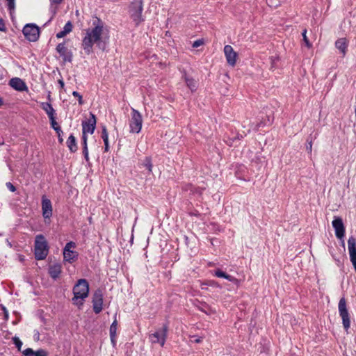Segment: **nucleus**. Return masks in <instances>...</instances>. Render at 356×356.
I'll return each mask as SVG.
<instances>
[{
    "instance_id": "obj_42",
    "label": "nucleus",
    "mask_w": 356,
    "mask_h": 356,
    "mask_svg": "<svg viewBox=\"0 0 356 356\" xmlns=\"http://www.w3.org/2000/svg\"><path fill=\"white\" fill-rule=\"evenodd\" d=\"M307 151L311 153L312 152V140L308 142V144L307 145V147H306Z\"/></svg>"
},
{
    "instance_id": "obj_28",
    "label": "nucleus",
    "mask_w": 356,
    "mask_h": 356,
    "mask_svg": "<svg viewBox=\"0 0 356 356\" xmlns=\"http://www.w3.org/2000/svg\"><path fill=\"white\" fill-rule=\"evenodd\" d=\"M143 165L145 167L149 172L152 171V160L149 157H145L143 162Z\"/></svg>"
},
{
    "instance_id": "obj_43",
    "label": "nucleus",
    "mask_w": 356,
    "mask_h": 356,
    "mask_svg": "<svg viewBox=\"0 0 356 356\" xmlns=\"http://www.w3.org/2000/svg\"><path fill=\"white\" fill-rule=\"evenodd\" d=\"M51 4L59 5L60 4L63 0H49Z\"/></svg>"
},
{
    "instance_id": "obj_12",
    "label": "nucleus",
    "mask_w": 356,
    "mask_h": 356,
    "mask_svg": "<svg viewBox=\"0 0 356 356\" xmlns=\"http://www.w3.org/2000/svg\"><path fill=\"white\" fill-rule=\"evenodd\" d=\"M332 224L334 229L336 237L342 240L345 235V227L342 218L339 216H334Z\"/></svg>"
},
{
    "instance_id": "obj_36",
    "label": "nucleus",
    "mask_w": 356,
    "mask_h": 356,
    "mask_svg": "<svg viewBox=\"0 0 356 356\" xmlns=\"http://www.w3.org/2000/svg\"><path fill=\"white\" fill-rule=\"evenodd\" d=\"M102 138L103 140L107 139L108 138V132H107V129H106V127L105 126H104L102 127Z\"/></svg>"
},
{
    "instance_id": "obj_48",
    "label": "nucleus",
    "mask_w": 356,
    "mask_h": 356,
    "mask_svg": "<svg viewBox=\"0 0 356 356\" xmlns=\"http://www.w3.org/2000/svg\"><path fill=\"white\" fill-rule=\"evenodd\" d=\"M109 150L108 143L104 144V151L108 152Z\"/></svg>"
},
{
    "instance_id": "obj_5",
    "label": "nucleus",
    "mask_w": 356,
    "mask_h": 356,
    "mask_svg": "<svg viewBox=\"0 0 356 356\" xmlns=\"http://www.w3.org/2000/svg\"><path fill=\"white\" fill-rule=\"evenodd\" d=\"M143 124V118L141 114L135 108H131V117L129 120L130 132L138 134Z\"/></svg>"
},
{
    "instance_id": "obj_45",
    "label": "nucleus",
    "mask_w": 356,
    "mask_h": 356,
    "mask_svg": "<svg viewBox=\"0 0 356 356\" xmlns=\"http://www.w3.org/2000/svg\"><path fill=\"white\" fill-rule=\"evenodd\" d=\"M110 338H111V341L113 346H115V343H116V336H113V337H110Z\"/></svg>"
},
{
    "instance_id": "obj_24",
    "label": "nucleus",
    "mask_w": 356,
    "mask_h": 356,
    "mask_svg": "<svg viewBox=\"0 0 356 356\" xmlns=\"http://www.w3.org/2000/svg\"><path fill=\"white\" fill-rule=\"evenodd\" d=\"M336 47L345 55L347 50V42L345 38H339L335 42Z\"/></svg>"
},
{
    "instance_id": "obj_11",
    "label": "nucleus",
    "mask_w": 356,
    "mask_h": 356,
    "mask_svg": "<svg viewBox=\"0 0 356 356\" xmlns=\"http://www.w3.org/2000/svg\"><path fill=\"white\" fill-rule=\"evenodd\" d=\"M96 127V117L90 113V118L85 121L82 122V134H87L88 133L92 134Z\"/></svg>"
},
{
    "instance_id": "obj_41",
    "label": "nucleus",
    "mask_w": 356,
    "mask_h": 356,
    "mask_svg": "<svg viewBox=\"0 0 356 356\" xmlns=\"http://www.w3.org/2000/svg\"><path fill=\"white\" fill-rule=\"evenodd\" d=\"M210 285L212 287H216V288H220V284L216 282V281H213V280H211V282H210Z\"/></svg>"
},
{
    "instance_id": "obj_33",
    "label": "nucleus",
    "mask_w": 356,
    "mask_h": 356,
    "mask_svg": "<svg viewBox=\"0 0 356 356\" xmlns=\"http://www.w3.org/2000/svg\"><path fill=\"white\" fill-rule=\"evenodd\" d=\"M22 353L24 356H34V350L31 348L25 349Z\"/></svg>"
},
{
    "instance_id": "obj_35",
    "label": "nucleus",
    "mask_w": 356,
    "mask_h": 356,
    "mask_svg": "<svg viewBox=\"0 0 356 356\" xmlns=\"http://www.w3.org/2000/svg\"><path fill=\"white\" fill-rule=\"evenodd\" d=\"M6 1L8 2V8L10 10V11L11 12L12 10H13L15 9V0H6Z\"/></svg>"
},
{
    "instance_id": "obj_4",
    "label": "nucleus",
    "mask_w": 356,
    "mask_h": 356,
    "mask_svg": "<svg viewBox=\"0 0 356 356\" xmlns=\"http://www.w3.org/2000/svg\"><path fill=\"white\" fill-rule=\"evenodd\" d=\"M143 10V6L142 0H134L131 3L129 13L131 18L135 22L136 26L144 20L142 16Z\"/></svg>"
},
{
    "instance_id": "obj_3",
    "label": "nucleus",
    "mask_w": 356,
    "mask_h": 356,
    "mask_svg": "<svg viewBox=\"0 0 356 356\" xmlns=\"http://www.w3.org/2000/svg\"><path fill=\"white\" fill-rule=\"evenodd\" d=\"M49 252V247L45 237L42 234L35 236L34 244V254L36 260L44 259Z\"/></svg>"
},
{
    "instance_id": "obj_46",
    "label": "nucleus",
    "mask_w": 356,
    "mask_h": 356,
    "mask_svg": "<svg viewBox=\"0 0 356 356\" xmlns=\"http://www.w3.org/2000/svg\"><path fill=\"white\" fill-rule=\"evenodd\" d=\"M202 337H197V338H195V339H194V341H194L195 343H198L202 342Z\"/></svg>"
},
{
    "instance_id": "obj_10",
    "label": "nucleus",
    "mask_w": 356,
    "mask_h": 356,
    "mask_svg": "<svg viewBox=\"0 0 356 356\" xmlns=\"http://www.w3.org/2000/svg\"><path fill=\"white\" fill-rule=\"evenodd\" d=\"M76 247V243L73 241H70L66 243L63 248V260L70 264L73 263L78 258V253L72 250V248Z\"/></svg>"
},
{
    "instance_id": "obj_23",
    "label": "nucleus",
    "mask_w": 356,
    "mask_h": 356,
    "mask_svg": "<svg viewBox=\"0 0 356 356\" xmlns=\"http://www.w3.org/2000/svg\"><path fill=\"white\" fill-rule=\"evenodd\" d=\"M72 30V24L68 21L64 26L63 30L56 33L57 38H61L65 36L67 34L70 33Z\"/></svg>"
},
{
    "instance_id": "obj_31",
    "label": "nucleus",
    "mask_w": 356,
    "mask_h": 356,
    "mask_svg": "<svg viewBox=\"0 0 356 356\" xmlns=\"http://www.w3.org/2000/svg\"><path fill=\"white\" fill-rule=\"evenodd\" d=\"M72 95L78 99V102H79V105H83V101L82 95H81L79 94V92H78L77 91H74L72 92Z\"/></svg>"
},
{
    "instance_id": "obj_13",
    "label": "nucleus",
    "mask_w": 356,
    "mask_h": 356,
    "mask_svg": "<svg viewBox=\"0 0 356 356\" xmlns=\"http://www.w3.org/2000/svg\"><path fill=\"white\" fill-rule=\"evenodd\" d=\"M92 307L95 314H99L102 310L103 293L102 290L97 289L95 291L92 296Z\"/></svg>"
},
{
    "instance_id": "obj_34",
    "label": "nucleus",
    "mask_w": 356,
    "mask_h": 356,
    "mask_svg": "<svg viewBox=\"0 0 356 356\" xmlns=\"http://www.w3.org/2000/svg\"><path fill=\"white\" fill-rule=\"evenodd\" d=\"M198 308L205 314H209L211 312V308L206 304H204L202 307H199Z\"/></svg>"
},
{
    "instance_id": "obj_49",
    "label": "nucleus",
    "mask_w": 356,
    "mask_h": 356,
    "mask_svg": "<svg viewBox=\"0 0 356 356\" xmlns=\"http://www.w3.org/2000/svg\"><path fill=\"white\" fill-rule=\"evenodd\" d=\"M4 104L3 99L0 97V107H1Z\"/></svg>"
},
{
    "instance_id": "obj_2",
    "label": "nucleus",
    "mask_w": 356,
    "mask_h": 356,
    "mask_svg": "<svg viewBox=\"0 0 356 356\" xmlns=\"http://www.w3.org/2000/svg\"><path fill=\"white\" fill-rule=\"evenodd\" d=\"M89 284L86 279H80L73 288L74 297L72 300L74 305L80 308L83 305V300L88 296Z\"/></svg>"
},
{
    "instance_id": "obj_7",
    "label": "nucleus",
    "mask_w": 356,
    "mask_h": 356,
    "mask_svg": "<svg viewBox=\"0 0 356 356\" xmlns=\"http://www.w3.org/2000/svg\"><path fill=\"white\" fill-rule=\"evenodd\" d=\"M22 32L26 39L30 42H35L40 37V29L34 24H26Z\"/></svg>"
},
{
    "instance_id": "obj_22",
    "label": "nucleus",
    "mask_w": 356,
    "mask_h": 356,
    "mask_svg": "<svg viewBox=\"0 0 356 356\" xmlns=\"http://www.w3.org/2000/svg\"><path fill=\"white\" fill-rule=\"evenodd\" d=\"M66 145L71 152L74 153V152H76V150H77L76 140L75 137L73 136V134H71L68 137L67 142H66Z\"/></svg>"
},
{
    "instance_id": "obj_19",
    "label": "nucleus",
    "mask_w": 356,
    "mask_h": 356,
    "mask_svg": "<svg viewBox=\"0 0 356 356\" xmlns=\"http://www.w3.org/2000/svg\"><path fill=\"white\" fill-rule=\"evenodd\" d=\"M49 276L54 280H57L62 273V266L60 264H54L50 265L48 269Z\"/></svg>"
},
{
    "instance_id": "obj_21",
    "label": "nucleus",
    "mask_w": 356,
    "mask_h": 356,
    "mask_svg": "<svg viewBox=\"0 0 356 356\" xmlns=\"http://www.w3.org/2000/svg\"><path fill=\"white\" fill-rule=\"evenodd\" d=\"M182 79L184 80L187 87L194 92L197 90V82L193 78L189 76L186 72L184 73Z\"/></svg>"
},
{
    "instance_id": "obj_51",
    "label": "nucleus",
    "mask_w": 356,
    "mask_h": 356,
    "mask_svg": "<svg viewBox=\"0 0 356 356\" xmlns=\"http://www.w3.org/2000/svg\"><path fill=\"white\" fill-rule=\"evenodd\" d=\"M342 246L344 248L345 247V243H344V241L342 240Z\"/></svg>"
},
{
    "instance_id": "obj_14",
    "label": "nucleus",
    "mask_w": 356,
    "mask_h": 356,
    "mask_svg": "<svg viewBox=\"0 0 356 356\" xmlns=\"http://www.w3.org/2000/svg\"><path fill=\"white\" fill-rule=\"evenodd\" d=\"M348 248L350 261L356 271V238L354 236L349 237L348 240Z\"/></svg>"
},
{
    "instance_id": "obj_26",
    "label": "nucleus",
    "mask_w": 356,
    "mask_h": 356,
    "mask_svg": "<svg viewBox=\"0 0 356 356\" xmlns=\"http://www.w3.org/2000/svg\"><path fill=\"white\" fill-rule=\"evenodd\" d=\"M51 127L56 131V134H58V142L60 143H62L63 142V138L62 137L63 131L60 128V127L56 121L55 120L54 124L51 122Z\"/></svg>"
},
{
    "instance_id": "obj_29",
    "label": "nucleus",
    "mask_w": 356,
    "mask_h": 356,
    "mask_svg": "<svg viewBox=\"0 0 356 356\" xmlns=\"http://www.w3.org/2000/svg\"><path fill=\"white\" fill-rule=\"evenodd\" d=\"M302 38H303V40H304V42L305 43V45L308 47V48H310L312 47V44L311 42L309 41V39L307 38V29H304L302 33Z\"/></svg>"
},
{
    "instance_id": "obj_40",
    "label": "nucleus",
    "mask_w": 356,
    "mask_h": 356,
    "mask_svg": "<svg viewBox=\"0 0 356 356\" xmlns=\"http://www.w3.org/2000/svg\"><path fill=\"white\" fill-rule=\"evenodd\" d=\"M33 339L36 341L40 340V332L38 330H34Z\"/></svg>"
},
{
    "instance_id": "obj_9",
    "label": "nucleus",
    "mask_w": 356,
    "mask_h": 356,
    "mask_svg": "<svg viewBox=\"0 0 356 356\" xmlns=\"http://www.w3.org/2000/svg\"><path fill=\"white\" fill-rule=\"evenodd\" d=\"M56 51L62 58L63 63L72 62L73 53L72 50L66 46V43L65 42L58 44L56 47Z\"/></svg>"
},
{
    "instance_id": "obj_30",
    "label": "nucleus",
    "mask_w": 356,
    "mask_h": 356,
    "mask_svg": "<svg viewBox=\"0 0 356 356\" xmlns=\"http://www.w3.org/2000/svg\"><path fill=\"white\" fill-rule=\"evenodd\" d=\"M13 341L16 347L17 348L18 350H20L23 344L22 341L17 337H14L13 338Z\"/></svg>"
},
{
    "instance_id": "obj_37",
    "label": "nucleus",
    "mask_w": 356,
    "mask_h": 356,
    "mask_svg": "<svg viewBox=\"0 0 356 356\" xmlns=\"http://www.w3.org/2000/svg\"><path fill=\"white\" fill-rule=\"evenodd\" d=\"M279 58L276 56H272L270 57V61H271V69L275 67L276 62L278 61Z\"/></svg>"
},
{
    "instance_id": "obj_27",
    "label": "nucleus",
    "mask_w": 356,
    "mask_h": 356,
    "mask_svg": "<svg viewBox=\"0 0 356 356\" xmlns=\"http://www.w3.org/2000/svg\"><path fill=\"white\" fill-rule=\"evenodd\" d=\"M117 326H118V323H117L116 319H115L110 326V329H109L110 337H113V336H116Z\"/></svg>"
},
{
    "instance_id": "obj_17",
    "label": "nucleus",
    "mask_w": 356,
    "mask_h": 356,
    "mask_svg": "<svg viewBox=\"0 0 356 356\" xmlns=\"http://www.w3.org/2000/svg\"><path fill=\"white\" fill-rule=\"evenodd\" d=\"M9 85L13 88L19 92L26 91L28 90L25 82L20 78L15 77L11 79L9 81Z\"/></svg>"
},
{
    "instance_id": "obj_44",
    "label": "nucleus",
    "mask_w": 356,
    "mask_h": 356,
    "mask_svg": "<svg viewBox=\"0 0 356 356\" xmlns=\"http://www.w3.org/2000/svg\"><path fill=\"white\" fill-rule=\"evenodd\" d=\"M5 29V24L2 19H0V31Z\"/></svg>"
},
{
    "instance_id": "obj_1",
    "label": "nucleus",
    "mask_w": 356,
    "mask_h": 356,
    "mask_svg": "<svg viewBox=\"0 0 356 356\" xmlns=\"http://www.w3.org/2000/svg\"><path fill=\"white\" fill-rule=\"evenodd\" d=\"M93 27L86 30V35L82 40V47L85 53L88 55L92 52V47L95 44L102 50L106 49V42L103 40L104 24L98 17H95L92 22Z\"/></svg>"
},
{
    "instance_id": "obj_6",
    "label": "nucleus",
    "mask_w": 356,
    "mask_h": 356,
    "mask_svg": "<svg viewBox=\"0 0 356 356\" xmlns=\"http://www.w3.org/2000/svg\"><path fill=\"white\" fill-rule=\"evenodd\" d=\"M168 332V325L163 324L158 331L149 335V339L152 343H159L161 346L165 345Z\"/></svg>"
},
{
    "instance_id": "obj_16",
    "label": "nucleus",
    "mask_w": 356,
    "mask_h": 356,
    "mask_svg": "<svg viewBox=\"0 0 356 356\" xmlns=\"http://www.w3.org/2000/svg\"><path fill=\"white\" fill-rule=\"evenodd\" d=\"M42 210L44 218L49 220L52 216V204L51 200L45 196L42 197Z\"/></svg>"
},
{
    "instance_id": "obj_8",
    "label": "nucleus",
    "mask_w": 356,
    "mask_h": 356,
    "mask_svg": "<svg viewBox=\"0 0 356 356\" xmlns=\"http://www.w3.org/2000/svg\"><path fill=\"white\" fill-rule=\"evenodd\" d=\"M339 313L342 318V323L344 329L348 330L350 326L349 314L346 307V301L344 298H341L339 302Z\"/></svg>"
},
{
    "instance_id": "obj_18",
    "label": "nucleus",
    "mask_w": 356,
    "mask_h": 356,
    "mask_svg": "<svg viewBox=\"0 0 356 356\" xmlns=\"http://www.w3.org/2000/svg\"><path fill=\"white\" fill-rule=\"evenodd\" d=\"M41 107L48 115L50 120V123L52 122V124H54L56 113V111L54 109L51 104L48 102H42L41 103Z\"/></svg>"
},
{
    "instance_id": "obj_15",
    "label": "nucleus",
    "mask_w": 356,
    "mask_h": 356,
    "mask_svg": "<svg viewBox=\"0 0 356 356\" xmlns=\"http://www.w3.org/2000/svg\"><path fill=\"white\" fill-rule=\"evenodd\" d=\"M224 53L227 63L230 66H234L236 63L237 54L230 45H225L224 47Z\"/></svg>"
},
{
    "instance_id": "obj_47",
    "label": "nucleus",
    "mask_w": 356,
    "mask_h": 356,
    "mask_svg": "<svg viewBox=\"0 0 356 356\" xmlns=\"http://www.w3.org/2000/svg\"><path fill=\"white\" fill-rule=\"evenodd\" d=\"M58 83H59L60 88H63L65 86L64 81L62 79L58 80Z\"/></svg>"
},
{
    "instance_id": "obj_50",
    "label": "nucleus",
    "mask_w": 356,
    "mask_h": 356,
    "mask_svg": "<svg viewBox=\"0 0 356 356\" xmlns=\"http://www.w3.org/2000/svg\"><path fill=\"white\" fill-rule=\"evenodd\" d=\"M104 144L108 143V138L107 139L103 140Z\"/></svg>"
},
{
    "instance_id": "obj_25",
    "label": "nucleus",
    "mask_w": 356,
    "mask_h": 356,
    "mask_svg": "<svg viewBox=\"0 0 356 356\" xmlns=\"http://www.w3.org/2000/svg\"><path fill=\"white\" fill-rule=\"evenodd\" d=\"M87 135L85 134H82V145H83V154L86 161L89 160V154L88 149L87 145Z\"/></svg>"
},
{
    "instance_id": "obj_38",
    "label": "nucleus",
    "mask_w": 356,
    "mask_h": 356,
    "mask_svg": "<svg viewBox=\"0 0 356 356\" xmlns=\"http://www.w3.org/2000/svg\"><path fill=\"white\" fill-rule=\"evenodd\" d=\"M6 186L11 192H15L16 191V187L10 182H7Z\"/></svg>"
},
{
    "instance_id": "obj_20",
    "label": "nucleus",
    "mask_w": 356,
    "mask_h": 356,
    "mask_svg": "<svg viewBox=\"0 0 356 356\" xmlns=\"http://www.w3.org/2000/svg\"><path fill=\"white\" fill-rule=\"evenodd\" d=\"M213 275H215L217 277L225 278V279L229 280V282H231L235 284H237V285L239 283V281L237 278H236L230 275L227 274L226 273L223 272L220 269L216 270L214 271Z\"/></svg>"
},
{
    "instance_id": "obj_32",
    "label": "nucleus",
    "mask_w": 356,
    "mask_h": 356,
    "mask_svg": "<svg viewBox=\"0 0 356 356\" xmlns=\"http://www.w3.org/2000/svg\"><path fill=\"white\" fill-rule=\"evenodd\" d=\"M34 356H48V353L43 349H39L36 351H34Z\"/></svg>"
},
{
    "instance_id": "obj_39",
    "label": "nucleus",
    "mask_w": 356,
    "mask_h": 356,
    "mask_svg": "<svg viewBox=\"0 0 356 356\" xmlns=\"http://www.w3.org/2000/svg\"><path fill=\"white\" fill-rule=\"evenodd\" d=\"M202 44H203V41L202 40H197L193 42V47H198L201 46Z\"/></svg>"
}]
</instances>
